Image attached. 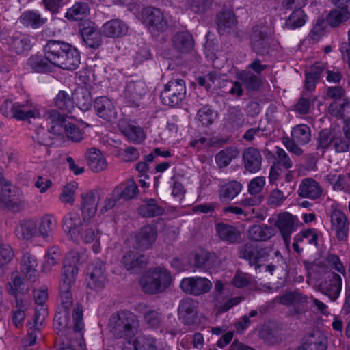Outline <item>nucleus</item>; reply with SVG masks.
I'll return each mask as SVG.
<instances>
[{
    "mask_svg": "<svg viewBox=\"0 0 350 350\" xmlns=\"http://www.w3.org/2000/svg\"><path fill=\"white\" fill-rule=\"evenodd\" d=\"M51 46L49 56L55 62V67L64 70H76L81 63V55L78 49L64 41L51 40Z\"/></svg>",
    "mask_w": 350,
    "mask_h": 350,
    "instance_id": "f257e3e1",
    "label": "nucleus"
},
{
    "mask_svg": "<svg viewBox=\"0 0 350 350\" xmlns=\"http://www.w3.org/2000/svg\"><path fill=\"white\" fill-rule=\"evenodd\" d=\"M75 280L61 278L59 294L61 305L55 315L53 327L59 334L64 329H70L72 324L70 319V308L72 306L73 299L70 291L72 285Z\"/></svg>",
    "mask_w": 350,
    "mask_h": 350,
    "instance_id": "f03ea898",
    "label": "nucleus"
},
{
    "mask_svg": "<svg viewBox=\"0 0 350 350\" xmlns=\"http://www.w3.org/2000/svg\"><path fill=\"white\" fill-rule=\"evenodd\" d=\"M172 282L170 272L163 267H157L148 270L141 278L142 291L150 295L165 291Z\"/></svg>",
    "mask_w": 350,
    "mask_h": 350,
    "instance_id": "7ed1b4c3",
    "label": "nucleus"
},
{
    "mask_svg": "<svg viewBox=\"0 0 350 350\" xmlns=\"http://www.w3.org/2000/svg\"><path fill=\"white\" fill-rule=\"evenodd\" d=\"M137 325L136 316L128 311H122L112 315L109 323L110 332L117 338L133 337Z\"/></svg>",
    "mask_w": 350,
    "mask_h": 350,
    "instance_id": "20e7f679",
    "label": "nucleus"
},
{
    "mask_svg": "<svg viewBox=\"0 0 350 350\" xmlns=\"http://www.w3.org/2000/svg\"><path fill=\"white\" fill-rule=\"evenodd\" d=\"M271 250V247L249 242L240 246L239 256L247 260L250 265L257 271L267 260Z\"/></svg>",
    "mask_w": 350,
    "mask_h": 350,
    "instance_id": "39448f33",
    "label": "nucleus"
},
{
    "mask_svg": "<svg viewBox=\"0 0 350 350\" xmlns=\"http://www.w3.org/2000/svg\"><path fill=\"white\" fill-rule=\"evenodd\" d=\"M232 293L226 285L217 280L215 283L214 290L212 293V302L217 311L220 313L227 312L234 306L243 301V297L238 296L231 297Z\"/></svg>",
    "mask_w": 350,
    "mask_h": 350,
    "instance_id": "423d86ee",
    "label": "nucleus"
},
{
    "mask_svg": "<svg viewBox=\"0 0 350 350\" xmlns=\"http://www.w3.org/2000/svg\"><path fill=\"white\" fill-rule=\"evenodd\" d=\"M291 137H284L282 143L286 149L293 154L300 156L303 150L299 147V145H305L309 142L311 138V131L306 124H298L294 126L291 131Z\"/></svg>",
    "mask_w": 350,
    "mask_h": 350,
    "instance_id": "0eeeda50",
    "label": "nucleus"
},
{
    "mask_svg": "<svg viewBox=\"0 0 350 350\" xmlns=\"http://www.w3.org/2000/svg\"><path fill=\"white\" fill-rule=\"evenodd\" d=\"M186 95V85L183 80L172 79L165 85L161 93V99L163 105L170 107L178 105Z\"/></svg>",
    "mask_w": 350,
    "mask_h": 350,
    "instance_id": "6e6552de",
    "label": "nucleus"
},
{
    "mask_svg": "<svg viewBox=\"0 0 350 350\" xmlns=\"http://www.w3.org/2000/svg\"><path fill=\"white\" fill-rule=\"evenodd\" d=\"M342 287V278L334 272L326 273L319 284V291L334 302L340 297Z\"/></svg>",
    "mask_w": 350,
    "mask_h": 350,
    "instance_id": "1a4fd4ad",
    "label": "nucleus"
},
{
    "mask_svg": "<svg viewBox=\"0 0 350 350\" xmlns=\"http://www.w3.org/2000/svg\"><path fill=\"white\" fill-rule=\"evenodd\" d=\"M274 301L282 305L293 307V314H299L306 310V304L309 303V298L297 291L287 292L284 295L276 296Z\"/></svg>",
    "mask_w": 350,
    "mask_h": 350,
    "instance_id": "9d476101",
    "label": "nucleus"
},
{
    "mask_svg": "<svg viewBox=\"0 0 350 350\" xmlns=\"http://www.w3.org/2000/svg\"><path fill=\"white\" fill-rule=\"evenodd\" d=\"M274 224L279 230L285 244L288 245L291 234L297 229L299 219L297 216L288 212H282L277 215Z\"/></svg>",
    "mask_w": 350,
    "mask_h": 350,
    "instance_id": "9b49d317",
    "label": "nucleus"
},
{
    "mask_svg": "<svg viewBox=\"0 0 350 350\" xmlns=\"http://www.w3.org/2000/svg\"><path fill=\"white\" fill-rule=\"evenodd\" d=\"M86 281L88 287L94 291H100L105 288L107 280L103 262L96 261L89 265Z\"/></svg>",
    "mask_w": 350,
    "mask_h": 350,
    "instance_id": "f8f14e48",
    "label": "nucleus"
},
{
    "mask_svg": "<svg viewBox=\"0 0 350 350\" xmlns=\"http://www.w3.org/2000/svg\"><path fill=\"white\" fill-rule=\"evenodd\" d=\"M180 287L187 294L199 296L208 293L212 287V283L206 278L189 277L180 281Z\"/></svg>",
    "mask_w": 350,
    "mask_h": 350,
    "instance_id": "ddd939ff",
    "label": "nucleus"
},
{
    "mask_svg": "<svg viewBox=\"0 0 350 350\" xmlns=\"http://www.w3.org/2000/svg\"><path fill=\"white\" fill-rule=\"evenodd\" d=\"M85 260L86 256L84 254L81 255L75 250L68 252L64 260L61 278L75 280L78 273L77 266Z\"/></svg>",
    "mask_w": 350,
    "mask_h": 350,
    "instance_id": "4468645a",
    "label": "nucleus"
},
{
    "mask_svg": "<svg viewBox=\"0 0 350 350\" xmlns=\"http://www.w3.org/2000/svg\"><path fill=\"white\" fill-rule=\"evenodd\" d=\"M51 46V40H49L44 47V56L43 55H32L27 62V65L36 72H47L51 71L55 66V62L49 56L51 53L49 51Z\"/></svg>",
    "mask_w": 350,
    "mask_h": 350,
    "instance_id": "2eb2a0df",
    "label": "nucleus"
},
{
    "mask_svg": "<svg viewBox=\"0 0 350 350\" xmlns=\"http://www.w3.org/2000/svg\"><path fill=\"white\" fill-rule=\"evenodd\" d=\"M142 21L148 26L159 31H164L167 27V19L159 8L147 7L142 12Z\"/></svg>",
    "mask_w": 350,
    "mask_h": 350,
    "instance_id": "dca6fc26",
    "label": "nucleus"
},
{
    "mask_svg": "<svg viewBox=\"0 0 350 350\" xmlns=\"http://www.w3.org/2000/svg\"><path fill=\"white\" fill-rule=\"evenodd\" d=\"M331 229L335 232L338 241H346L349 237V221L345 214L338 210L331 214Z\"/></svg>",
    "mask_w": 350,
    "mask_h": 350,
    "instance_id": "f3484780",
    "label": "nucleus"
},
{
    "mask_svg": "<svg viewBox=\"0 0 350 350\" xmlns=\"http://www.w3.org/2000/svg\"><path fill=\"white\" fill-rule=\"evenodd\" d=\"M157 230L150 224L142 227L135 235V246L137 249L144 251L152 247L155 243Z\"/></svg>",
    "mask_w": 350,
    "mask_h": 350,
    "instance_id": "a211bd4d",
    "label": "nucleus"
},
{
    "mask_svg": "<svg viewBox=\"0 0 350 350\" xmlns=\"http://www.w3.org/2000/svg\"><path fill=\"white\" fill-rule=\"evenodd\" d=\"M43 118L49 133L55 135L64 133V124H67L68 121L63 114L57 110L50 109L45 112Z\"/></svg>",
    "mask_w": 350,
    "mask_h": 350,
    "instance_id": "6ab92c4d",
    "label": "nucleus"
},
{
    "mask_svg": "<svg viewBox=\"0 0 350 350\" xmlns=\"http://www.w3.org/2000/svg\"><path fill=\"white\" fill-rule=\"evenodd\" d=\"M81 209L83 221L90 219L94 217L97 211V205L99 201V194L96 190H90L81 195Z\"/></svg>",
    "mask_w": 350,
    "mask_h": 350,
    "instance_id": "aec40b11",
    "label": "nucleus"
},
{
    "mask_svg": "<svg viewBox=\"0 0 350 350\" xmlns=\"http://www.w3.org/2000/svg\"><path fill=\"white\" fill-rule=\"evenodd\" d=\"M252 50L258 55H265L270 49V38L266 32L262 31L258 26L252 28L251 34Z\"/></svg>",
    "mask_w": 350,
    "mask_h": 350,
    "instance_id": "412c9836",
    "label": "nucleus"
},
{
    "mask_svg": "<svg viewBox=\"0 0 350 350\" xmlns=\"http://www.w3.org/2000/svg\"><path fill=\"white\" fill-rule=\"evenodd\" d=\"M120 263L126 271L137 272L144 267L145 256L135 250H126L121 258Z\"/></svg>",
    "mask_w": 350,
    "mask_h": 350,
    "instance_id": "4be33fe9",
    "label": "nucleus"
},
{
    "mask_svg": "<svg viewBox=\"0 0 350 350\" xmlns=\"http://www.w3.org/2000/svg\"><path fill=\"white\" fill-rule=\"evenodd\" d=\"M147 87L142 81H129L124 88V96L126 102L131 105H137L146 94Z\"/></svg>",
    "mask_w": 350,
    "mask_h": 350,
    "instance_id": "5701e85b",
    "label": "nucleus"
},
{
    "mask_svg": "<svg viewBox=\"0 0 350 350\" xmlns=\"http://www.w3.org/2000/svg\"><path fill=\"white\" fill-rule=\"evenodd\" d=\"M40 116L39 106L31 100L14 103V118L26 120L29 118H36Z\"/></svg>",
    "mask_w": 350,
    "mask_h": 350,
    "instance_id": "b1692460",
    "label": "nucleus"
},
{
    "mask_svg": "<svg viewBox=\"0 0 350 350\" xmlns=\"http://www.w3.org/2000/svg\"><path fill=\"white\" fill-rule=\"evenodd\" d=\"M83 222L79 213L75 212H70L66 214L62 221V226L63 230L72 239L79 236V230L83 226Z\"/></svg>",
    "mask_w": 350,
    "mask_h": 350,
    "instance_id": "393cba45",
    "label": "nucleus"
},
{
    "mask_svg": "<svg viewBox=\"0 0 350 350\" xmlns=\"http://www.w3.org/2000/svg\"><path fill=\"white\" fill-rule=\"evenodd\" d=\"M37 236L49 241L57 226V220L52 215H44L36 219Z\"/></svg>",
    "mask_w": 350,
    "mask_h": 350,
    "instance_id": "a878e982",
    "label": "nucleus"
},
{
    "mask_svg": "<svg viewBox=\"0 0 350 350\" xmlns=\"http://www.w3.org/2000/svg\"><path fill=\"white\" fill-rule=\"evenodd\" d=\"M36 219L29 218L18 221L14 228L15 235L21 240L29 241L37 238Z\"/></svg>",
    "mask_w": 350,
    "mask_h": 350,
    "instance_id": "bb28decb",
    "label": "nucleus"
},
{
    "mask_svg": "<svg viewBox=\"0 0 350 350\" xmlns=\"http://www.w3.org/2000/svg\"><path fill=\"white\" fill-rule=\"evenodd\" d=\"M97 115L107 121L116 118L117 111L113 102L106 96L98 97L94 103Z\"/></svg>",
    "mask_w": 350,
    "mask_h": 350,
    "instance_id": "cd10ccee",
    "label": "nucleus"
},
{
    "mask_svg": "<svg viewBox=\"0 0 350 350\" xmlns=\"http://www.w3.org/2000/svg\"><path fill=\"white\" fill-rule=\"evenodd\" d=\"M297 193L300 197L314 200L321 197L323 189L314 179L306 178L300 183Z\"/></svg>",
    "mask_w": 350,
    "mask_h": 350,
    "instance_id": "c85d7f7f",
    "label": "nucleus"
},
{
    "mask_svg": "<svg viewBox=\"0 0 350 350\" xmlns=\"http://www.w3.org/2000/svg\"><path fill=\"white\" fill-rule=\"evenodd\" d=\"M196 302L191 299H183L180 301L178 306L179 319L187 325L193 324L197 317Z\"/></svg>",
    "mask_w": 350,
    "mask_h": 350,
    "instance_id": "c756f323",
    "label": "nucleus"
},
{
    "mask_svg": "<svg viewBox=\"0 0 350 350\" xmlns=\"http://www.w3.org/2000/svg\"><path fill=\"white\" fill-rule=\"evenodd\" d=\"M100 236L98 233H96L94 229L89 226L86 221H84V224L79 230V236L73 240L74 241H82L85 244H90L93 243L92 250L95 254L100 252Z\"/></svg>",
    "mask_w": 350,
    "mask_h": 350,
    "instance_id": "7c9ffc66",
    "label": "nucleus"
},
{
    "mask_svg": "<svg viewBox=\"0 0 350 350\" xmlns=\"http://www.w3.org/2000/svg\"><path fill=\"white\" fill-rule=\"evenodd\" d=\"M245 168L251 173H256L261 168L262 157L260 152L253 147H249L243 152Z\"/></svg>",
    "mask_w": 350,
    "mask_h": 350,
    "instance_id": "2f4dec72",
    "label": "nucleus"
},
{
    "mask_svg": "<svg viewBox=\"0 0 350 350\" xmlns=\"http://www.w3.org/2000/svg\"><path fill=\"white\" fill-rule=\"evenodd\" d=\"M8 45L11 51L21 54L30 50L32 43L29 36L21 32H15L9 38Z\"/></svg>",
    "mask_w": 350,
    "mask_h": 350,
    "instance_id": "473e14b6",
    "label": "nucleus"
},
{
    "mask_svg": "<svg viewBox=\"0 0 350 350\" xmlns=\"http://www.w3.org/2000/svg\"><path fill=\"white\" fill-rule=\"evenodd\" d=\"M139 310L143 314L145 323L151 328L157 329L164 320V314L153 306L140 304Z\"/></svg>",
    "mask_w": 350,
    "mask_h": 350,
    "instance_id": "72a5a7b5",
    "label": "nucleus"
},
{
    "mask_svg": "<svg viewBox=\"0 0 350 350\" xmlns=\"http://www.w3.org/2000/svg\"><path fill=\"white\" fill-rule=\"evenodd\" d=\"M37 267L38 260L35 256L30 253H25L23 255L20 264V270L30 282H33L38 278Z\"/></svg>",
    "mask_w": 350,
    "mask_h": 350,
    "instance_id": "f704fd0d",
    "label": "nucleus"
},
{
    "mask_svg": "<svg viewBox=\"0 0 350 350\" xmlns=\"http://www.w3.org/2000/svg\"><path fill=\"white\" fill-rule=\"evenodd\" d=\"M20 22L24 26L36 29L48 21V18L36 10H28L22 13Z\"/></svg>",
    "mask_w": 350,
    "mask_h": 350,
    "instance_id": "c9c22d12",
    "label": "nucleus"
},
{
    "mask_svg": "<svg viewBox=\"0 0 350 350\" xmlns=\"http://www.w3.org/2000/svg\"><path fill=\"white\" fill-rule=\"evenodd\" d=\"M224 120L227 128L236 131L244 126L245 116L240 107H231L228 109Z\"/></svg>",
    "mask_w": 350,
    "mask_h": 350,
    "instance_id": "e433bc0d",
    "label": "nucleus"
},
{
    "mask_svg": "<svg viewBox=\"0 0 350 350\" xmlns=\"http://www.w3.org/2000/svg\"><path fill=\"white\" fill-rule=\"evenodd\" d=\"M127 31V25L120 19L110 20L102 27L103 34L109 38H120L126 35Z\"/></svg>",
    "mask_w": 350,
    "mask_h": 350,
    "instance_id": "4c0bfd02",
    "label": "nucleus"
},
{
    "mask_svg": "<svg viewBox=\"0 0 350 350\" xmlns=\"http://www.w3.org/2000/svg\"><path fill=\"white\" fill-rule=\"evenodd\" d=\"M216 232L221 240L228 243H235L241 239V232L234 226L224 223L216 225Z\"/></svg>",
    "mask_w": 350,
    "mask_h": 350,
    "instance_id": "58836bf2",
    "label": "nucleus"
},
{
    "mask_svg": "<svg viewBox=\"0 0 350 350\" xmlns=\"http://www.w3.org/2000/svg\"><path fill=\"white\" fill-rule=\"evenodd\" d=\"M86 158L89 167L94 172L103 171L107 166L106 159L96 148H91L87 150Z\"/></svg>",
    "mask_w": 350,
    "mask_h": 350,
    "instance_id": "ea45409f",
    "label": "nucleus"
},
{
    "mask_svg": "<svg viewBox=\"0 0 350 350\" xmlns=\"http://www.w3.org/2000/svg\"><path fill=\"white\" fill-rule=\"evenodd\" d=\"M174 48L181 53H188L193 48V40L191 33L180 31L176 33L172 38Z\"/></svg>",
    "mask_w": 350,
    "mask_h": 350,
    "instance_id": "a19ab883",
    "label": "nucleus"
},
{
    "mask_svg": "<svg viewBox=\"0 0 350 350\" xmlns=\"http://www.w3.org/2000/svg\"><path fill=\"white\" fill-rule=\"evenodd\" d=\"M327 341L321 334L310 335L295 350H326Z\"/></svg>",
    "mask_w": 350,
    "mask_h": 350,
    "instance_id": "79ce46f5",
    "label": "nucleus"
},
{
    "mask_svg": "<svg viewBox=\"0 0 350 350\" xmlns=\"http://www.w3.org/2000/svg\"><path fill=\"white\" fill-rule=\"evenodd\" d=\"M81 34L85 44L93 49H97L101 44V34L97 28L93 26L84 27Z\"/></svg>",
    "mask_w": 350,
    "mask_h": 350,
    "instance_id": "37998d69",
    "label": "nucleus"
},
{
    "mask_svg": "<svg viewBox=\"0 0 350 350\" xmlns=\"http://www.w3.org/2000/svg\"><path fill=\"white\" fill-rule=\"evenodd\" d=\"M238 79L249 90L256 91L262 85L260 77L254 74L251 70H242L238 75Z\"/></svg>",
    "mask_w": 350,
    "mask_h": 350,
    "instance_id": "c03bdc74",
    "label": "nucleus"
},
{
    "mask_svg": "<svg viewBox=\"0 0 350 350\" xmlns=\"http://www.w3.org/2000/svg\"><path fill=\"white\" fill-rule=\"evenodd\" d=\"M156 340L152 338L138 337L133 341H129L123 350H157Z\"/></svg>",
    "mask_w": 350,
    "mask_h": 350,
    "instance_id": "a18cd8bd",
    "label": "nucleus"
},
{
    "mask_svg": "<svg viewBox=\"0 0 350 350\" xmlns=\"http://www.w3.org/2000/svg\"><path fill=\"white\" fill-rule=\"evenodd\" d=\"M164 211V208L160 206L157 202L152 198L144 201V204L138 208V213L144 217L161 215Z\"/></svg>",
    "mask_w": 350,
    "mask_h": 350,
    "instance_id": "49530a36",
    "label": "nucleus"
},
{
    "mask_svg": "<svg viewBox=\"0 0 350 350\" xmlns=\"http://www.w3.org/2000/svg\"><path fill=\"white\" fill-rule=\"evenodd\" d=\"M12 192L11 183L5 185L1 189L0 201L9 209L17 211L20 208V202L18 198L12 194Z\"/></svg>",
    "mask_w": 350,
    "mask_h": 350,
    "instance_id": "de8ad7c7",
    "label": "nucleus"
},
{
    "mask_svg": "<svg viewBox=\"0 0 350 350\" xmlns=\"http://www.w3.org/2000/svg\"><path fill=\"white\" fill-rule=\"evenodd\" d=\"M120 131L126 138L135 144H139L145 139V133L142 127L132 124L120 125Z\"/></svg>",
    "mask_w": 350,
    "mask_h": 350,
    "instance_id": "09e8293b",
    "label": "nucleus"
},
{
    "mask_svg": "<svg viewBox=\"0 0 350 350\" xmlns=\"http://www.w3.org/2000/svg\"><path fill=\"white\" fill-rule=\"evenodd\" d=\"M139 189L135 181L129 180L124 185H120L113 191V195L116 194L124 200H131L137 196Z\"/></svg>",
    "mask_w": 350,
    "mask_h": 350,
    "instance_id": "8fccbe9b",
    "label": "nucleus"
},
{
    "mask_svg": "<svg viewBox=\"0 0 350 350\" xmlns=\"http://www.w3.org/2000/svg\"><path fill=\"white\" fill-rule=\"evenodd\" d=\"M239 154V150L234 146L220 150L215 156V162L219 168L227 167Z\"/></svg>",
    "mask_w": 350,
    "mask_h": 350,
    "instance_id": "3c124183",
    "label": "nucleus"
},
{
    "mask_svg": "<svg viewBox=\"0 0 350 350\" xmlns=\"http://www.w3.org/2000/svg\"><path fill=\"white\" fill-rule=\"evenodd\" d=\"M242 189V185L237 181H232L225 184L219 191V198L221 202H229L233 200Z\"/></svg>",
    "mask_w": 350,
    "mask_h": 350,
    "instance_id": "603ef678",
    "label": "nucleus"
},
{
    "mask_svg": "<svg viewBox=\"0 0 350 350\" xmlns=\"http://www.w3.org/2000/svg\"><path fill=\"white\" fill-rule=\"evenodd\" d=\"M271 235V229L267 225H253L249 228L247 232L248 238L254 241H266Z\"/></svg>",
    "mask_w": 350,
    "mask_h": 350,
    "instance_id": "864d4df0",
    "label": "nucleus"
},
{
    "mask_svg": "<svg viewBox=\"0 0 350 350\" xmlns=\"http://www.w3.org/2000/svg\"><path fill=\"white\" fill-rule=\"evenodd\" d=\"M236 23L235 16L230 11H224L217 15V26L221 33L229 31Z\"/></svg>",
    "mask_w": 350,
    "mask_h": 350,
    "instance_id": "5fc2aeb1",
    "label": "nucleus"
},
{
    "mask_svg": "<svg viewBox=\"0 0 350 350\" xmlns=\"http://www.w3.org/2000/svg\"><path fill=\"white\" fill-rule=\"evenodd\" d=\"M12 282L6 284V291L8 293L14 297H18V294H25L28 291V288L25 286L24 279L16 274L11 278Z\"/></svg>",
    "mask_w": 350,
    "mask_h": 350,
    "instance_id": "6e6d98bb",
    "label": "nucleus"
},
{
    "mask_svg": "<svg viewBox=\"0 0 350 350\" xmlns=\"http://www.w3.org/2000/svg\"><path fill=\"white\" fill-rule=\"evenodd\" d=\"M350 146V130L344 129V135L335 133L332 148L336 153H343L349 151Z\"/></svg>",
    "mask_w": 350,
    "mask_h": 350,
    "instance_id": "4d7b16f0",
    "label": "nucleus"
},
{
    "mask_svg": "<svg viewBox=\"0 0 350 350\" xmlns=\"http://www.w3.org/2000/svg\"><path fill=\"white\" fill-rule=\"evenodd\" d=\"M307 16L301 8L295 9L286 20V28L294 30L304 25L306 22Z\"/></svg>",
    "mask_w": 350,
    "mask_h": 350,
    "instance_id": "13d9d810",
    "label": "nucleus"
},
{
    "mask_svg": "<svg viewBox=\"0 0 350 350\" xmlns=\"http://www.w3.org/2000/svg\"><path fill=\"white\" fill-rule=\"evenodd\" d=\"M55 106L60 110L70 113L75 107L73 98L66 91L61 90L54 98Z\"/></svg>",
    "mask_w": 350,
    "mask_h": 350,
    "instance_id": "bf43d9fd",
    "label": "nucleus"
},
{
    "mask_svg": "<svg viewBox=\"0 0 350 350\" xmlns=\"http://www.w3.org/2000/svg\"><path fill=\"white\" fill-rule=\"evenodd\" d=\"M89 10L86 3L78 2L67 10L66 17L72 21H80L88 15Z\"/></svg>",
    "mask_w": 350,
    "mask_h": 350,
    "instance_id": "052dcab7",
    "label": "nucleus"
},
{
    "mask_svg": "<svg viewBox=\"0 0 350 350\" xmlns=\"http://www.w3.org/2000/svg\"><path fill=\"white\" fill-rule=\"evenodd\" d=\"M340 9L332 10L327 17V21L330 26L336 27L340 23L347 21L350 16L346 6H340Z\"/></svg>",
    "mask_w": 350,
    "mask_h": 350,
    "instance_id": "680f3d73",
    "label": "nucleus"
},
{
    "mask_svg": "<svg viewBox=\"0 0 350 350\" xmlns=\"http://www.w3.org/2000/svg\"><path fill=\"white\" fill-rule=\"evenodd\" d=\"M335 133L326 129L321 130L317 139V148L324 153L329 147H332Z\"/></svg>",
    "mask_w": 350,
    "mask_h": 350,
    "instance_id": "e2e57ef3",
    "label": "nucleus"
},
{
    "mask_svg": "<svg viewBox=\"0 0 350 350\" xmlns=\"http://www.w3.org/2000/svg\"><path fill=\"white\" fill-rule=\"evenodd\" d=\"M60 253L57 247H53L49 249L46 254L45 255L42 266L43 271L44 272L49 271L54 265L60 261Z\"/></svg>",
    "mask_w": 350,
    "mask_h": 350,
    "instance_id": "0e129e2a",
    "label": "nucleus"
},
{
    "mask_svg": "<svg viewBox=\"0 0 350 350\" xmlns=\"http://www.w3.org/2000/svg\"><path fill=\"white\" fill-rule=\"evenodd\" d=\"M72 321H73V330L78 332L81 336L83 335L82 331L84 328V323L83 319V308L79 304H77L72 310Z\"/></svg>",
    "mask_w": 350,
    "mask_h": 350,
    "instance_id": "69168bd1",
    "label": "nucleus"
},
{
    "mask_svg": "<svg viewBox=\"0 0 350 350\" xmlns=\"http://www.w3.org/2000/svg\"><path fill=\"white\" fill-rule=\"evenodd\" d=\"M77 188L76 182H71L65 185L59 196V200L62 203L72 204L75 201V193Z\"/></svg>",
    "mask_w": 350,
    "mask_h": 350,
    "instance_id": "338daca9",
    "label": "nucleus"
},
{
    "mask_svg": "<svg viewBox=\"0 0 350 350\" xmlns=\"http://www.w3.org/2000/svg\"><path fill=\"white\" fill-rule=\"evenodd\" d=\"M64 133L69 139L75 142H80L83 139L81 131L75 124L69 122L64 124Z\"/></svg>",
    "mask_w": 350,
    "mask_h": 350,
    "instance_id": "774afa93",
    "label": "nucleus"
}]
</instances>
